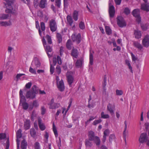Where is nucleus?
I'll list each match as a JSON object with an SVG mask.
<instances>
[{"label": "nucleus", "mask_w": 149, "mask_h": 149, "mask_svg": "<svg viewBox=\"0 0 149 149\" xmlns=\"http://www.w3.org/2000/svg\"><path fill=\"white\" fill-rule=\"evenodd\" d=\"M8 7H6L5 12L7 13L11 14L14 15L16 16L18 13L16 10L13 8L12 5L14 3L15 0H5Z\"/></svg>", "instance_id": "nucleus-1"}, {"label": "nucleus", "mask_w": 149, "mask_h": 149, "mask_svg": "<svg viewBox=\"0 0 149 149\" xmlns=\"http://www.w3.org/2000/svg\"><path fill=\"white\" fill-rule=\"evenodd\" d=\"M38 92V88L36 85H34L31 89L28 91L25 95L27 99H33L35 98L36 94H37Z\"/></svg>", "instance_id": "nucleus-2"}, {"label": "nucleus", "mask_w": 149, "mask_h": 149, "mask_svg": "<svg viewBox=\"0 0 149 149\" xmlns=\"http://www.w3.org/2000/svg\"><path fill=\"white\" fill-rule=\"evenodd\" d=\"M88 136L89 140L93 141L96 145L98 147L101 142L99 137L97 136H95L94 132L92 131H90L89 132Z\"/></svg>", "instance_id": "nucleus-3"}, {"label": "nucleus", "mask_w": 149, "mask_h": 149, "mask_svg": "<svg viewBox=\"0 0 149 149\" xmlns=\"http://www.w3.org/2000/svg\"><path fill=\"white\" fill-rule=\"evenodd\" d=\"M148 139V137L147 134L146 133H142L140 135L139 138V142L140 143L139 146H141L142 147L143 146V144H141L144 143H146Z\"/></svg>", "instance_id": "nucleus-4"}, {"label": "nucleus", "mask_w": 149, "mask_h": 149, "mask_svg": "<svg viewBox=\"0 0 149 149\" xmlns=\"http://www.w3.org/2000/svg\"><path fill=\"white\" fill-rule=\"evenodd\" d=\"M42 41L48 56H51V54L49 53H51L52 51V47L50 46L47 45L45 40L44 37H43Z\"/></svg>", "instance_id": "nucleus-5"}, {"label": "nucleus", "mask_w": 149, "mask_h": 149, "mask_svg": "<svg viewBox=\"0 0 149 149\" xmlns=\"http://www.w3.org/2000/svg\"><path fill=\"white\" fill-rule=\"evenodd\" d=\"M117 24L120 27H123L126 25V22L124 18L121 16L117 17Z\"/></svg>", "instance_id": "nucleus-6"}, {"label": "nucleus", "mask_w": 149, "mask_h": 149, "mask_svg": "<svg viewBox=\"0 0 149 149\" xmlns=\"http://www.w3.org/2000/svg\"><path fill=\"white\" fill-rule=\"evenodd\" d=\"M132 15L136 18V21L139 23L141 21V17L140 15V10L138 9H134L132 13Z\"/></svg>", "instance_id": "nucleus-7"}, {"label": "nucleus", "mask_w": 149, "mask_h": 149, "mask_svg": "<svg viewBox=\"0 0 149 149\" xmlns=\"http://www.w3.org/2000/svg\"><path fill=\"white\" fill-rule=\"evenodd\" d=\"M49 25L51 31L52 32L55 31L57 29L56 24L55 20L52 19L49 22Z\"/></svg>", "instance_id": "nucleus-8"}, {"label": "nucleus", "mask_w": 149, "mask_h": 149, "mask_svg": "<svg viewBox=\"0 0 149 149\" xmlns=\"http://www.w3.org/2000/svg\"><path fill=\"white\" fill-rule=\"evenodd\" d=\"M71 37L72 41L76 42L78 44L81 42V35L79 33L77 35L75 33H74L72 34Z\"/></svg>", "instance_id": "nucleus-9"}, {"label": "nucleus", "mask_w": 149, "mask_h": 149, "mask_svg": "<svg viewBox=\"0 0 149 149\" xmlns=\"http://www.w3.org/2000/svg\"><path fill=\"white\" fill-rule=\"evenodd\" d=\"M56 84L57 87L60 91L63 92L64 90L65 86L63 80L62 79H61Z\"/></svg>", "instance_id": "nucleus-10"}, {"label": "nucleus", "mask_w": 149, "mask_h": 149, "mask_svg": "<svg viewBox=\"0 0 149 149\" xmlns=\"http://www.w3.org/2000/svg\"><path fill=\"white\" fill-rule=\"evenodd\" d=\"M143 45L146 47H148L149 46V35H146L142 40Z\"/></svg>", "instance_id": "nucleus-11"}, {"label": "nucleus", "mask_w": 149, "mask_h": 149, "mask_svg": "<svg viewBox=\"0 0 149 149\" xmlns=\"http://www.w3.org/2000/svg\"><path fill=\"white\" fill-rule=\"evenodd\" d=\"M115 106L109 103L107 106V110L112 115L114 114V111L115 109Z\"/></svg>", "instance_id": "nucleus-12"}, {"label": "nucleus", "mask_w": 149, "mask_h": 149, "mask_svg": "<svg viewBox=\"0 0 149 149\" xmlns=\"http://www.w3.org/2000/svg\"><path fill=\"white\" fill-rule=\"evenodd\" d=\"M49 104L50 105L49 108L51 109H56L60 106L59 104L54 103V100L53 99L51 100L50 103Z\"/></svg>", "instance_id": "nucleus-13"}, {"label": "nucleus", "mask_w": 149, "mask_h": 149, "mask_svg": "<svg viewBox=\"0 0 149 149\" xmlns=\"http://www.w3.org/2000/svg\"><path fill=\"white\" fill-rule=\"evenodd\" d=\"M111 3H109V13L110 17H113L114 16L115 13L114 7L113 5L111 6Z\"/></svg>", "instance_id": "nucleus-14"}, {"label": "nucleus", "mask_w": 149, "mask_h": 149, "mask_svg": "<svg viewBox=\"0 0 149 149\" xmlns=\"http://www.w3.org/2000/svg\"><path fill=\"white\" fill-rule=\"evenodd\" d=\"M38 119L40 128L42 131L44 130L45 129L46 127L45 125L42 123V119L39 117Z\"/></svg>", "instance_id": "nucleus-15"}, {"label": "nucleus", "mask_w": 149, "mask_h": 149, "mask_svg": "<svg viewBox=\"0 0 149 149\" xmlns=\"http://www.w3.org/2000/svg\"><path fill=\"white\" fill-rule=\"evenodd\" d=\"M57 61L59 65H61L62 63V61L60 56H57V58L56 56L54 57L53 58V62L54 65H55L57 63Z\"/></svg>", "instance_id": "nucleus-16"}, {"label": "nucleus", "mask_w": 149, "mask_h": 149, "mask_svg": "<svg viewBox=\"0 0 149 149\" xmlns=\"http://www.w3.org/2000/svg\"><path fill=\"white\" fill-rule=\"evenodd\" d=\"M141 9L147 12L149 11V3L147 2V3L141 4Z\"/></svg>", "instance_id": "nucleus-17"}, {"label": "nucleus", "mask_w": 149, "mask_h": 149, "mask_svg": "<svg viewBox=\"0 0 149 149\" xmlns=\"http://www.w3.org/2000/svg\"><path fill=\"white\" fill-rule=\"evenodd\" d=\"M39 105V104L37 100H34L33 102L30 104L29 109V110H31L33 107H38Z\"/></svg>", "instance_id": "nucleus-18"}, {"label": "nucleus", "mask_w": 149, "mask_h": 149, "mask_svg": "<svg viewBox=\"0 0 149 149\" xmlns=\"http://www.w3.org/2000/svg\"><path fill=\"white\" fill-rule=\"evenodd\" d=\"M12 22L10 20H9L8 22L7 21H0V26H3L4 27H7L8 26H10L12 25Z\"/></svg>", "instance_id": "nucleus-19"}, {"label": "nucleus", "mask_w": 149, "mask_h": 149, "mask_svg": "<svg viewBox=\"0 0 149 149\" xmlns=\"http://www.w3.org/2000/svg\"><path fill=\"white\" fill-rule=\"evenodd\" d=\"M30 127V121L29 120H26L24 122L23 127L25 130L29 129Z\"/></svg>", "instance_id": "nucleus-20"}, {"label": "nucleus", "mask_w": 149, "mask_h": 149, "mask_svg": "<svg viewBox=\"0 0 149 149\" xmlns=\"http://www.w3.org/2000/svg\"><path fill=\"white\" fill-rule=\"evenodd\" d=\"M125 65L127 66L128 69H129L130 72L132 74H133V72L132 70V68L131 64V62L128 60L126 59L125 60Z\"/></svg>", "instance_id": "nucleus-21"}, {"label": "nucleus", "mask_w": 149, "mask_h": 149, "mask_svg": "<svg viewBox=\"0 0 149 149\" xmlns=\"http://www.w3.org/2000/svg\"><path fill=\"white\" fill-rule=\"evenodd\" d=\"M83 59L82 58L77 60L75 63V65L77 68H81L83 63Z\"/></svg>", "instance_id": "nucleus-22"}, {"label": "nucleus", "mask_w": 149, "mask_h": 149, "mask_svg": "<svg viewBox=\"0 0 149 149\" xmlns=\"http://www.w3.org/2000/svg\"><path fill=\"white\" fill-rule=\"evenodd\" d=\"M67 81L70 86H71L74 80L73 77L70 74H67Z\"/></svg>", "instance_id": "nucleus-23"}, {"label": "nucleus", "mask_w": 149, "mask_h": 149, "mask_svg": "<svg viewBox=\"0 0 149 149\" xmlns=\"http://www.w3.org/2000/svg\"><path fill=\"white\" fill-rule=\"evenodd\" d=\"M19 96L20 98V104L22 103V102H26V100L25 97L23 95V91L22 90H20L19 91Z\"/></svg>", "instance_id": "nucleus-24"}, {"label": "nucleus", "mask_w": 149, "mask_h": 149, "mask_svg": "<svg viewBox=\"0 0 149 149\" xmlns=\"http://www.w3.org/2000/svg\"><path fill=\"white\" fill-rule=\"evenodd\" d=\"M47 5V0H41L39 4V6L41 8H44L46 7Z\"/></svg>", "instance_id": "nucleus-25"}, {"label": "nucleus", "mask_w": 149, "mask_h": 149, "mask_svg": "<svg viewBox=\"0 0 149 149\" xmlns=\"http://www.w3.org/2000/svg\"><path fill=\"white\" fill-rule=\"evenodd\" d=\"M79 52L77 49L74 47H73L71 52L72 56H78L79 55Z\"/></svg>", "instance_id": "nucleus-26"}, {"label": "nucleus", "mask_w": 149, "mask_h": 149, "mask_svg": "<svg viewBox=\"0 0 149 149\" xmlns=\"http://www.w3.org/2000/svg\"><path fill=\"white\" fill-rule=\"evenodd\" d=\"M134 34L135 38L137 39L140 38L141 36V31L138 30L134 31Z\"/></svg>", "instance_id": "nucleus-27"}, {"label": "nucleus", "mask_w": 149, "mask_h": 149, "mask_svg": "<svg viewBox=\"0 0 149 149\" xmlns=\"http://www.w3.org/2000/svg\"><path fill=\"white\" fill-rule=\"evenodd\" d=\"M107 79L105 77H104V79L103 82L102 83L103 87V93L105 94L106 93V90L105 86L107 84Z\"/></svg>", "instance_id": "nucleus-28"}, {"label": "nucleus", "mask_w": 149, "mask_h": 149, "mask_svg": "<svg viewBox=\"0 0 149 149\" xmlns=\"http://www.w3.org/2000/svg\"><path fill=\"white\" fill-rule=\"evenodd\" d=\"M9 16L8 14L1 13L0 14V20H6L8 19Z\"/></svg>", "instance_id": "nucleus-29"}, {"label": "nucleus", "mask_w": 149, "mask_h": 149, "mask_svg": "<svg viewBox=\"0 0 149 149\" xmlns=\"http://www.w3.org/2000/svg\"><path fill=\"white\" fill-rule=\"evenodd\" d=\"M79 12L76 10L74 11L73 13V18L74 20L77 21L78 18Z\"/></svg>", "instance_id": "nucleus-30"}, {"label": "nucleus", "mask_w": 149, "mask_h": 149, "mask_svg": "<svg viewBox=\"0 0 149 149\" xmlns=\"http://www.w3.org/2000/svg\"><path fill=\"white\" fill-rule=\"evenodd\" d=\"M36 132L33 128H31L30 130V134L31 136L33 138H35L36 135Z\"/></svg>", "instance_id": "nucleus-31"}, {"label": "nucleus", "mask_w": 149, "mask_h": 149, "mask_svg": "<svg viewBox=\"0 0 149 149\" xmlns=\"http://www.w3.org/2000/svg\"><path fill=\"white\" fill-rule=\"evenodd\" d=\"M27 145V143L25 140H23L22 142L21 145V147L22 149H26V148Z\"/></svg>", "instance_id": "nucleus-32"}, {"label": "nucleus", "mask_w": 149, "mask_h": 149, "mask_svg": "<svg viewBox=\"0 0 149 149\" xmlns=\"http://www.w3.org/2000/svg\"><path fill=\"white\" fill-rule=\"evenodd\" d=\"M72 45V43L71 40L69 39L68 40L66 43V47L69 50L71 49Z\"/></svg>", "instance_id": "nucleus-33"}, {"label": "nucleus", "mask_w": 149, "mask_h": 149, "mask_svg": "<svg viewBox=\"0 0 149 149\" xmlns=\"http://www.w3.org/2000/svg\"><path fill=\"white\" fill-rule=\"evenodd\" d=\"M133 45L134 47L140 50H141L142 48V47L141 45L138 42H134Z\"/></svg>", "instance_id": "nucleus-34"}, {"label": "nucleus", "mask_w": 149, "mask_h": 149, "mask_svg": "<svg viewBox=\"0 0 149 149\" xmlns=\"http://www.w3.org/2000/svg\"><path fill=\"white\" fill-rule=\"evenodd\" d=\"M67 21L70 26H71L73 22V20L71 17L70 15H68L67 17Z\"/></svg>", "instance_id": "nucleus-35"}, {"label": "nucleus", "mask_w": 149, "mask_h": 149, "mask_svg": "<svg viewBox=\"0 0 149 149\" xmlns=\"http://www.w3.org/2000/svg\"><path fill=\"white\" fill-rule=\"evenodd\" d=\"M33 62L35 63L36 68L39 67L40 66V63L36 57L35 58L34 60L33 61Z\"/></svg>", "instance_id": "nucleus-36"}, {"label": "nucleus", "mask_w": 149, "mask_h": 149, "mask_svg": "<svg viewBox=\"0 0 149 149\" xmlns=\"http://www.w3.org/2000/svg\"><path fill=\"white\" fill-rule=\"evenodd\" d=\"M21 104H22V106L23 109L24 110L27 109L29 106L28 104L26 102H22V103H21Z\"/></svg>", "instance_id": "nucleus-37"}, {"label": "nucleus", "mask_w": 149, "mask_h": 149, "mask_svg": "<svg viewBox=\"0 0 149 149\" xmlns=\"http://www.w3.org/2000/svg\"><path fill=\"white\" fill-rule=\"evenodd\" d=\"M36 29H38V31L39 35L40 36H42V32L41 31L40 28V26L39 25V22L38 21H36Z\"/></svg>", "instance_id": "nucleus-38"}, {"label": "nucleus", "mask_w": 149, "mask_h": 149, "mask_svg": "<svg viewBox=\"0 0 149 149\" xmlns=\"http://www.w3.org/2000/svg\"><path fill=\"white\" fill-rule=\"evenodd\" d=\"M22 131L21 129H19L17 131L16 133L17 139H18L21 137L22 136Z\"/></svg>", "instance_id": "nucleus-39"}, {"label": "nucleus", "mask_w": 149, "mask_h": 149, "mask_svg": "<svg viewBox=\"0 0 149 149\" xmlns=\"http://www.w3.org/2000/svg\"><path fill=\"white\" fill-rule=\"evenodd\" d=\"M61 5V0H55V6L58 8H60Z\"/></svg>", "instance_id": "nucleus-40"}, {"label": "nucleus", "mask_w": 149, "mask_h": 149, "mask_svg": "<svg viewBox=\"0 0 149 149\" xmlns=\"http://www.w3.org/2000/svg\"><path fill=\"white\" fill-rule=\"evenodd\" d=\"M105 30L106 33L107 34L110 35L111 33V30L109 26H106Z\"/></svg>", "instance_id": "nucleus-41"}, {"label": "nucleus", "mask_w": 149, "mask_h": 149, "mask_svg": "<svg viewBox=\"0 0 149 149\" xmlns=\"http://www.w3.org/2000/svg\"><path fill=\"white\" fill-rule=\"evenodd\" d=\"M115 138V135L114 134H112L110 135L109 137V141L111 143L113 140H114Z\"/></svg>", "instance_id": "nucleus-42"}, {"label": "nucleus", "mask_w": 149, "mask_h": 149, "mask_svg": "<svg viewBox=\"0 0 149 149\" xmlns=\"http://www.w3.org/2000/svg\"><path fill=\"white\" fill-rule=\"evenodd\" d=\"M128 131L126 130H124L123 132V138L125 141V144L126 143V136H127Z\"/></svg>", "instance_id": "nucleus-43"}, {"label": "nucleus", "mask_w": 149, "mask_h": 149, "mask_svg": "<svg viewBox=\"0 0 149 149\" xmlns=\"http://www.w3.org/2000/svg\"><path fill=\"white\" fill-rule=\"evenodd\" d=\"M53 130L54 132L55 136L56 137L58 136V134L56 128L54 123H53Z\"/></svg>", "instance_id": "nucleus-44"}, {"label": "nucleus", "mask_w": 149, "mask_h": 149, "mask_svg": "<svg viewBox=\"0 0 149 149\" xmlns=\"http://www.w3.org/2000/svg\"><path fill=\"white\" fill-rule=\"evenodd\" d=\"M64 10L67 8L68 6V0H63Z\"/></svg>", "instance_id": "nucleus-45"}, {"label": "nucleus", "mask_w": 149, "mask_h": 149, "mask_svg": "<svg viewBox=\"0 0 149 149\" xmlns=\"http://www.w3.org/2000/svg\"><path fill=\"white\" fill-rule=\"evenodd\" d=\"M25 74H17L16 78L15 80L16 81H17L18 80L20 79V78L22 76L25 75Z\"/></svg>", "instance_id": "nucleus-46"}, {"label": "nucleus", "mask_w": 149, "mask_h": 149, "mask_svg": "<svg viewBox=\"0 0 149 149\" xmlns=\"http://www.w3.org/2000/svg\"><path fill=\"white\" fill-rule=\"evenodd\" d=\"M79 28L82 30L84 29L85 28L84 22L82 21H81L79 24Z\"/></svg>", "instance_id": "nucleus-47"}, {"label": "nucleus", "mask_w": 149, "mask_h": 149, "mask_svg": "<svg viewBox=\"0 0 149 149\" xmlns=\"http://www.w3.org/2000/svg\"><path fill=\"white\" fill-rule=\"evenodd\" d=\"M90 141H89V139L88 140H86L85 144L86 146L90 147L92 146L93 143Z\"/></svg>", "instance_id": "nucleus-48"}, {"label": "nucleus", "mask_w": 149, "mask_h": 149, "mask_svg": "<svg viewBox=\"0 0 149 149\" xmlns=\"http://www.w3.org/2000/svg\"><path fill=\"white\" fill-rule=\"evenodd\" d=\"M56 72L57 73V74L58 75L59 74H60L61 72V67L59 65H57L56 66Z\"/></svg>", "instance_id": "nucleus-49"}, {"label": "nucleus", "mask_w": 149, "mask_h": 149, "mask_svg": "<svg viewBox=\"0 0 149 149\" xmlns=\"http://www.w3.org/2000/svg\"><path fill=\"white\" fill-rule=\"evenodd\" d=\"M57 37L58 41V43H60L62 40V37L61 35L58 33H57Z\"/></svg>", "instance_id": "nucleus-50"}, {"label": "nucleus", "mask_w": 149, "mask_h": 149, "mask_svg": "<svg viewBox=\"0 0 149 149\" xmlns=\"http://www.w3.org/2000/svg\"><path fill=\"white\" fill-rule=\"evenodd\" d=\"M49 44H51L52 43V41L51 37L48 35H47L45 37Z\"/></svg>", "instance_id": "nucleus-51"}, {"label": "nucleus", "mask_w": 149, "mask_h": 149, "mask_svg": "<svg viewBox=\"0 0 149 149\" xmlns=\"http://www.w3.org/2000/svg\"><path fill=\"white\" fill-rule=\"evenodd\" d=\"M101 116L102 118L104 119L108 118L109 117V116L108 114H104L103 111L101 113Z\"/></svg>", "instance_id": "nucleus-52"}, {"label": "nucleus", "mask_w": 149, "mask_h": 149, "mask_svg": "<svg viewBox=\"0 0 149 149\" xmlns=\"http://www.w3.org/2000/svg\"><path fill=\"white\" fill-rule=\"evenodd\" d=\"M116 92V95H122L123 93V91L121 90L117 89Z\"/></svg>", "instance_id": "nucleus-53"}, {"label": "nucleus", "mask_w": 149, "mask_h": 149, "mask_svg": "<svg viewBox=\"0 0 149 149\" xmlns=\"http://www.w3.org/2000/svg\"><path fill=\"white\" fill-rule=\"evenodd\" d=\"M89 67L91 68V65H93V56H90L89 58Z\"/></svg>", "instance_id": "nucleus-54"}, {"label": "nucleus", "mask_w": 149, "mask_h": 149, "mask_svg": "<svg viewBox=\"0 0 149 149\" xmlns=\"http://www.w3.org/2000/svg\"><path fill=\"white\" fill-rule=\"evenodd\" d=\"M40 27L41 30L44 31L45 30V24L43 22H41L40 23Z\"/></svg>", "instance_id": "nucleus-55"}, {"label": "nucleus", "mask_w": 149, "mask_h": 149, "mask_svg": "<svg viewBox=\"0 0 149 149\" xmlns=\"http://www.w3.org/2000/svg\"><path fill=\"white\" fill-rule=\"evenodd\" d=\"M35 149H40V145L39 143L36 142L34 144Z\"/></svg>", "instance_id": "nucleus-56"}, {"label": "nucleus", "mask_w": 149, "mask_h": 149, "mask_svg": "<svg viewBox=\"0 0 149 149\" xmlns=\"http://www.w3.org/2000/svg\"><path fill=\"white\" fill-rule=\"evenodd\" d=\"M130 10L128 8H125L124 10V13L127 15L129 14L130 13Z\"/></svg>", "instance_id": "nucleus-57"}, {"label": "nucleus", "mask_w": 149, "mask_h": 149, "mask_svg": "<svg viewBox=\"0 0 149 149\" xmlns=\"http://www.w3.org/2000/svg\"><path fill=\"white\" fill-rule=\"evenodd\" d=\"M132 59L133 61H134L135 63H138L139 61L137 56H132Z\"/></svg>", "instance_id": "nucleus-58"}, {"label": "nucleus", "mask_w": 149, "mask_h": 149, "mask_svg": "<svg viewBox=\"0 0 149 149\" xmlns=\"http://www.w3.org/2000/svg\"><path fill=\"white\" fill-rule=\"evenodd\" d=\"M50 72L51 74H52L53 73L54 70V67L51 64V61H50Z\"/></svg>", "instance_id": "nucleus-59"}, {"label": "nucleus", "mask_w": 149, "mask_h": 149, "mask_svg": "<svg viewBox=\"0 0 149 149\" xmlns=\"http://www.w3.org/2000/svg\"><path fill=\"white\" fill-rule=\"evenodd\" d=\"M102 121V120L100 119H99L98 120H95L94 121L93 124V125H95L101 122Z\"/></svg>", "instance_id": "nucleus-60"}, {"label": "nucleus", "mask_w": 149, "mask_h": 149, "mask_svg": "<svg viewBox=\"0 0 149 149\" xmlns=\"http://www.w3.org/2000/svg\"><path fill=\"white\" fill-rule=\"evenodd\" d=\"M6 137V135L5 133L0 134V140L4 139Z\"/></svg>", "instance_id": "nucleus-61"}, {"label": "nucleus", "mask_w": 149, "mask_h": 149, "mask_svg": "<svg viewBox=\"0 0 149 149\" xmlns=\"http://www.w3.org/2000/svg\"><path fill=\"white\" fill-rule=\"evenodd\" d=\"M141 27L143 31H146L147 29V25L146 24H141Z\"/></svg>", "instance_id": "nucleus-62"}, {"label": "nucleus", "mask_w": 149, "mask_h": 149, "mask_svg": "<svg viewBox=\"0 0 149 149\" xmlns=\"http://www.w3.org/2000/svg\"><path fill=\"white\" fill-rule=\"evenodd\" d=\"M31 82H29L26 84L25 87L26 88L29 89L31 88Z\"/></svg>", "instance_id": "nucleus-63"}, {"label": "nucleus", "mask_w": 149, "mask_h": 149, "mask_svg": "<svg viewBox=\"0 0 149 149\" xmlns=\"http://www.w3.org/2000/svg\"><path fill=\"white\" fill-rule=\"evenodd\" d=\"M109 133V130L107 129L105 130L104 132V136H107Z\"/></svg>", "instance_id": "nucleus-64"}]
</instances>
